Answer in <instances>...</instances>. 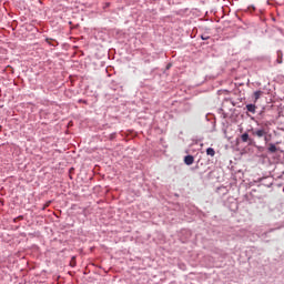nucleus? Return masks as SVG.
Returning a JSON list of instances; mask_svg holds the SVG:
<instances>
[{
	"label": "nucleus",
	"instance_id": "ddd939ff",
	"mask_svg": "<svg viewBox=\"0 0 284 284\" xmlns=\"http://www.w3.org/2000/svg\"><path fill=\"white\" fill-rule=\"evenodd\" d=\"M264 138H265V139H264V141H266V142H267V135H265Z\"/></svg>",
	"mask_w": 284,
	"mask_h": 284
},
{
	"label": "nucleus",
	"instance_id": "39448f33",
	"mask_svg": "<svg viewBox=\"0 0 284 284\" xmlns=\"http://www.w3.org/2000/svg\"><path fill=\"white\" fill-rule=\"evenodd\" d=\"M277 148H276V145L275 144H272V143H270L268 144V152L271 153V154H275V152H277Z\"/></svg>",
	"mask_w": 284,
	"mask_h": 284
},
{
	"label": "nucleus",
	"instance_id": "f8f14e48",
	"mask_svg": "<svg viewBox=\"0 0 284 284\" xmlns=\"http://www.w3.org/2000/svg\"><path fill=\"white\" fill-rule=\"evenodd\" d=\"M45 207H50V202H48V203L44 205L43 210H45Z\"/></svg>",
	"mask_w": 284,
	"mask_h": 284
},
{
	"label": "nucleus",
	"instance_id": "6e6552de",
	"mask_svg": "<svg viewBox=\"0 0 284 284\" xmlns=\"http://www.w3.org/2000/svg\"><path fill=\"white\" fill-rule=\"evenodd\" d=\"M277 63H283V52H277Z\"/></svg>",
	"mask_w": 284,
	"mask_h": 284
},
{
	"label": "nucleus",
	"instance_id": "1a4fd4ad",
	"mask_svg": "<svg viewBox=\"0 0 284 284\" xmlns=\"http://www.w3.org/2000/svg\"><path fill=\"white\" fill-rule=\"evenodd\" d=\"M70 266L71 267H77V257H72L71 261H70Z\"/></svg>",
	"mask_w": 284,
	"mask_h": 284
},
{
	"label": "nucleus",
	"instance_id": "423d86ee",
	"mask_svg": "<svg viewBox=\"0 0 284 284\" xmlns=\"http://www.w3.org/2000/svg\"><path fill=\"white\" fill-rule=\"evenodd\" d=\"M262 95H263V91H255V92H254V99H255V101H258Z\"/></svg>",
	"mask_w": 284,
	"mask_h": 284
},
{
	"label": "nucleus",
	"instance_id": "9d476101",
	"mask_svg": "<svg viewBox=\"0 0 284 284\" xmlns=\"http://www.w3.org/2000/svg\"><path fill=\"white\" fill-rule=\"evenodd\" d=\"M248 10H250V12H254V10H256V8L254 6H251V7H248Z\"/></svg>",
	"mask_w": 284,
	"mask_h": 284
},
{
	"label": "nucleus",
	"instance_id": "20e7f679",
	"mask_svg": "<svg viewBox=\"0 0 284 284\" xmlns=\"http://www.w3.org/2000/svg\"><path fill=\"white\" fill-rule=\"evenodd\" d=\"M241 140H242V143H247V141H252V139H250V134L247 133H243L241 135Z\"/></svg>",
	"mask_w": 284,
	"mask_h": 284
},
{
	"label": "nucleus",
	"instance_id": "7ed1b4c3",
	"mask_svg": "<svg viewBox=\"0 0 284 284\" xmlns=\"http://www.w3.org/2000/svg\"><path fill=\"white\" fill-rule=\"evenodd\" d=\"M246 110H247V112H251L252 114H256V105L255 104H247Z\"/></svg>",
	"mask_w": 284,
	"mask_h": 284
},
{
	"label": "nucleus",
	"instance_id": "0eeeda50",
	"mask_svg": "<svg viewBox=\"0 0 284 284\" xmlns=\"http://www.w3.org/2000/svg\"><path fill=\"white\" fill-rule=\"evenodd\" d=\"M206 154L207 156H214L216 154V151H214V149L212 148H209L206 149Z\"/></svg>",
	"mask_w": 284,
	"mask_h": 284
},
{
	"label": "nucleus",
	"instance_id": "f03ea898",
	"mask_svg": "<svg viewBox=\"0 0 284 284\" xmlns=\"http://www.w3.org/2000/svg\"><path fill=\"white\" fill-rule=\"evenodd\" d=\"M185 165H192L194 163V158L192 155H186L184 158Z\"/></svg>",
	"mask_w": 284,
	"mask_h": 284
},
{
	"label": "nucleus",
	"instance_id": "9b49d317",
	"mask_svg": "<svg viewBox=\"0 0 284 284\" xmlns=\"http://www.w3.org/2000/svg\"><path fill=\"white\" fill-rule=\"evenodd\" d=\"M207 39H210V37H207V36H202V40H203V41H207Z\"/></svg>",
	"mask_w": 284,
	"mask_h": 284
},
{
	"label": "nucleus",
	"instance_id": "f257e3e1",
	"mask_svg": "<svg viewBox=\"0 0 284 284\" xmlns=\"http://www.w3.org/2000/svg\"><path fill=\"white\" fill-rule=\"evenodd\" d=\"M252 135L257 136V139H263V136H267V130L265 129L252 130Z\"/></svg>",
	"mask_w": 284,
	"mask_h": 284
}]
</instances>
